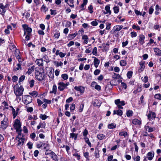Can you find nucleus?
Returning <instances> with one entry per match:
<instances>
[{
    "label": "nucleus",
    "mask_w": 161,
    "mask_h": 161,
    "mask_svg": "<svg viewBox=\"0 0 161 161\" xmlns=\"http://www.w3.org/2000/svg\"><path fill=\"white\" fill-rule=\"evenodd\" d=\"M46 76L44 70L43 68H38L35 69V77L39 81L44 80Z\"/></svg>",
    "instance_id": "f257e3e1"
},
{
    "label": "nucleus",
    "mask_w": 161,
    "mask_h": 161,
    "mask_svg": "<svg viewBox=\"0 0 161 161\" xmlns=\"http://www.w3.org/2000/svg\"><path fill=\"white\" fill-rule=\"evenodd\" d=\"M14 93L16 96H21L23 94L24 89L20 86L19 87L18 84H16L14 86Z\"/></svg>",
    "instance_id": "f03ea898"
},
{
    "label": "nucleus",
    "mask_w": 161,
    "mask_h": 161,
    "mask_svg": "<svg viewBox=\"0 0 161 161\" xmlns=\"http://www.w3.org/2000/svg\"><path fill=\"white\" fill-rule=\"evenodd\" d=\"M18 135L16 138V140L18 141L17 146H22L25 141L23 135L21 133H18Z\"/></svg>",
    "instance_id": "7ed1b4c3"
},
{
    "label": "nucleus",
    "mask_w": 161,
    "mask_h": 161,
    "mask_svg": "<svg viewBox=\"0 0 161 161\" xmlns=\"http://www.w3.org/2000/svg\"><path fill=\"white\" fill-rule=\"evenodd\" d=\"M14 125V128L16 130V132H18V133H21V125L19 120L18 119H16L15 120Z\"/></svg>",
    "instance_id": "20e7f679"
},
{
    "label": "nucleus",
    "mask_w": 161,
    "mask_h": 161,
    "mask_svg": "<svg viewBox=\"0 0 161 161\" xmlns=\"http://www.w3.org/2000/svg\"><path fill=\"white\" fill-rule=\"evenodd\" d=\"M7 118H5L1 121L0 128L3 130L5 129L8 126V123Z\"/></svg>",
    "instance_id": "39448f33"
},
{
    "label": "nucleus",
    "mask_w": 161,
    "mask_h": 161,
    "mask_svg": "<svg viewBox=\"0 0 161 161\" xmlns=\"http://www.w3.org/2000/svg\"><path fill=\"white\" fill-rule=\"evenodd\" d=\"M23 101H24V103L27 105L31 102L32 100V97L29 95L25 96L24 98Z\"/></svg>",
    "instance_id": "423d86ee"
},
{
    "label": "nucleus",
    "mask_w": 161,
    "mask_h": 161,
    "mask_svg": "<svg viewBox=\"0 0 161 161\" xmlns=\"http://www.w3.org/2000/svg\"><path fill=\"white\" fill-rule=\"evenodd\" d=\"M54 69L51 68H49L48 69L47 74L49 78H53L54 76Z\"/></svg>",
    "instance_id": "0eeeda50"
},
{
    "label": "nucleus",
    "mask_w": 161,
    "mask_h": 161,
    "mask_svg": "<svg viewBox=\"0 0 161 161\" xmlns=\"http://www.w3.org/2000/svg\"><path fill=\"white\" fill-rule=\"evenodd\" d=\"M58 88L60 91H62L64 89L67 88L65 83L62 82H59L58 84Z\"/></svg>",
    "instance_id": "6e6552de"
},
{
    "label": "nucleus",
    "mask_w": 161,
    "mask_h": 161,
    "mask_svg": "<svg viewBox=\"0 0 161 161\" xmlns=\"http://www.w3.org/2000/svg\"><path fill=\"white\" fill-rule=\"evenodd\" d=\"M74 151V152L73 151V156L74 157H76L78 160H80V154L77 153L78 151H77L76 149H75Z\"/></svg>",
    "instance_id": "1a4fd4ad"
},
{
    "label": "nucleus",
    "mask_w": 161,
    "mask_h": 161,
    "mask_svg": "<svg viewBox=\"0 0 161 161\" xmlns=\"http://www.w3.org/2000/svg\"><path fill=\"white\" fill-rule=\"evenodd\" d=\"M145 62L143 61H141L139 63V64L140 67L138 69V71L139 73H140L145 68Z\"/></svg>",
    "instance_id": "9d476101"
},
{
    "label": "nucleus",
    "mask_w": 161,
    "mask_h": 161,
    "mask_svg": "<svg viewBox=\"0 0 161 161\" xmlns=\"http://www.w3.org/2000/svg\"><path fill=\"white\" fill-rule=\"evenodd\" d=\"M74 89L77 91H79L81 93H83L85 88L82 86H75L74 87Z\"/></svg>",
    "instance_id": "9b49d317"
},
{
    "label": "nucleus",
    "mask_w": 161,
    "mask_h": 161,
    "mask_svg": "<svg viewBox=\"0 0 161 161\" xmlns=\"http://www.w3.org/2000/svg\"><path fill=\"white\" fill-rule=\"evenodd\" d=\"M139 43L141 45H143L144 43L145 36L142 34H141L139 35Z\"/></svg>",
    "instance_id": "f8f14e48"
},
{
    "label": "nucleus",
    "mask_w": 161,
    "mask_h": 161,
    "mask_svg": "<svg viewBox=\"0 0 161 161\" xmlns=\"http://www.w3.org/2000/svg\"><path fill=\"white\" fill-rule=\"evenodd\" d=\"M110 9V5H106L105 8V10L106 11L104 12L103 13L105 14H108L109 15H110L111 14V12Z\"/></svg>",
    "instance_id": "ddd939ff"
},
{
    "label": "nucleus",
    "mask_w": 161,
    "mask_h": 161,
    "mask_svg": "<svg viewBox=\"0 0 161 161\" xmlns=\"http://www.w3.org/2000/svg\"><path fill=\"white\" fill-rule=\"evenodd\" d=\"M154 156V153L153 152H150L147 154V158L149 160H152Z\"/></svg>",
    "instance_id": "4468645a"
},
{
    "label": "nucleus",
    "mask_w": 161,
    "mask_h": 161,
    "mask_svg": "<svg viewBox=\"0 0 161 161\" xmlns=\"http://www.w3.org/2000/svg\"><path fill=\"white\" fill-rule=\"evenodd\" d=\"M92 58H94V66L96 68H97L98 67L99 64L100 60L98 58L95 57H93Z\"/></svg>",
    "instance_id": "2eb2a0df"
},
{
    "label": "nucleus",
    "mask_w": 161,
    "mask_h": 161,
    "mask_svg": "<svg viewBox=\"0 0 161 161\" xmlns=\"http://www.w3.org/2000/svg\"><path fill=\"white\" fill-rule=\"evenodd\" d=\"M122 25H117L115 26L113 29V30L114 31H120L123 28Z\"/></svg>",
    "instance_id": "dca6fc26"
},
{
    "label": "nucleus",
    "mask_w": 161,
    "mask_h": 161,
    "mask_svg": "<svg viewBox=\"0 0 161 161\" xmlns=\"http://www.w3.org/2000/svg\"><path fill=\"white\" fill-rule=\"evenodd\" d=\"M132 122L134 125H140L141 124V120L137 119H135L133 120Z\"/></svg>",
    "instance_id": "f3484780"
},
{
    "label": "nucleus",
    "mask_w": 161,
    "mask_h": 161,
    "mask_svg": "<svg viewBox=\"0 0 161 161\" xmlns=\"http://www.w3.org/2000/svg\"><path fill=\"white\" fill-rule=\"evenodd\" d=\"M122 111L120 109H118L117 110H114L113 113V115L117 114L119 116H121L122 115Z\"/></svg>",
    "instance_id": "a211bd4d"
},
{
    "label": "nucleus",
    "mask_w": 161,
    "mask_h": 161,
    "mask_svg": "<svg viewBox=\"0 0 161 161\" xmlns=\"http://www.w3.org/2000/svg\"><path fill=\"white\" fill-rule=\"evenodd\" d=\"M82 39L83 40V43L84 44H87L88 43V37L86 35H83L82 36Z\"/></svg>",
    "instance_id": "6ab92c4d"
},
{
    "label": "nucleus",
    "mask_w": 161,
    "mask_h": 161,
    "mask_svg": "<svg viewBox=\"0 0 161 161\" xmlns=\"http://www.w3.org/2000/svg\"><path fill=\"white\" fill-rule=\"evenodd\" d=\"M120 100L119 99H118L115 100V103L117 105L118 108L119 109H122L123 107H122V105L120 104Z\"/></svg>",
    "instance_id": "aec40b11"
},
{
    "label": "nucleus",
    "mask_w": 161,
    "mask_h": 161,
    "mask_svg": "<svg viewBox=\"0 0 161 161\" xmlns=\"http://www.w3.org/2000/svg\"><path fill=\"white\" fill-rule=\"evenodd\" d=\"M153 50L156 55L159 56H161V50L158 48H154Z\"/></svg>",
    "instance_id": "412c9836"
},
{
    "label": "nucleus",
    "mask_w": 161,
    "mask_h": 161,
    "mask_svg": "<svg viewBox=\"0 0 161 161\" xmlns=\"http://www.w3.org/2000/svg\"><path fill=\"white\" fill-rule=\"evenodd\" d=\"M19 52L18 51H15V56L16 58L18 60L19 62H22V60L21 59V58L19 55Z\"/></svg>",
    "instance_id": "4be33fe9"
},
{
    "label": "nucleus",
    "mask_w": 161,
    "mask_h": 161,
    "mask_svg": "<svg viewBox=\"0 0 161 161\" xmlns=\"http://www.w3.org/2000/svg\"><path fill=\"white\" fill-rule=\"evenodd\" d=\"M10 108H12V113L13 116V118L14 119L18 115V113L15 110L12 106H10Z\"/></svg>",
    "instance_id": "5701e85b"
},
{
    "label": "nucleus",
    "mask_w": 161,
    "mask_h": 161,
    "mask_svg": "<svg viewBox=\"0 0 161 161\" xmlns=\"http://www.w3.org/2000/svg\"><path fill=\"white\" fill-rule=\"evenodd\" d=\"M50 157L53 159V160L57 161L58 160V159L57 156L54 153H51V155L50 156Z\"/></svg>",
    "instance_id": "b1692460"
},
{
    "label": "nucleus",
    "mask_w": 161,
    "mask_h": 161,
    "mask_svg": "<svg viewBox=\"0 0 161 161\" xmlns=\"http://www.w3.org/2000/svg\"><path fill=\"white\" fill-rule=\"evenodd\" d=\"M46 126V124L44 122L43 123H40L39 125L37 126L38 129H39L41 128H44Z\"/></svg>",
    "instance_id": "393cba45"
},
{
    "label": "nucleus",
    "mask_w": 161,
    "mask_h": 161,
    "mask_svg": "<svg viewBox=\"0 0 161 161\" xmlns=\"http://www.w3.org/2000/svg\"><path fill=\"white\" fill-rule=\"evenodd\" d=\"M34 66H33L31 67H30L28 71L27 72V73L28 75L31 74V73L34 70Z\"/></svg>",
    "instance_id": "a878e982"
},
{
    "label": "nucleus",
    "mask_w": 161,
    "mask_h": 161,
    "mask_svg": "<svg viewBox=\"0 0 161 161\" xmlns=\"http://www.w3.org/2000/svg\"><path fill=\"white\" fill-rule=\"evenodd\" d=\"M29 94L34 97H36L38 94L37 92L36 91H33L31 92H30Z\"/></svg>",
    "instance_id": "bb28decb"
},
{
    "label": "nucleus",
    "mask_w": 161,
    "mask_h": 161,
    "mask_svg": "<svg viewBox=\"0 0 161 161\" xmlns=\"http://www.w3.org/2000/svg\"><path fill=\"white\" fill-rule=\"evenodd\" d=\"M36 63L38 65H42L43 64L42 59H37L36 61Z\"/></svg>",
    "instance_id": "cd10ccee"
},
{
    "label": "nucleus",
    "mask_w": 161,
    "mask_h": 161,
    "mask_svg": "<svg viewBox=\"0 0 161 161\" xmlns=\"http://www.w3.org/2000/svg\"><path fill=\"white\" fill-rule=\"evenodd\" d=\"M57 92V86H56L54 85L53 86V91H50V93H53L54 94H56Z\"/></svg>",
    "instance_id": "c85d7f7f"
},
{
    "label": "nucleus",
    "mask_w": 161,
    "mask_h": 161,
    "mask_svg": "<svg viewBox=\"0 0 161 161\" xmlns=\"http://www.w3.org/2000/svg\"><path fill=\"white\" fill-rule=\"evenodd\" d=\"M133 114V111L130 110H128L126 113V115L128 117H130L132 116Z\"/></svg>",
    "instance_id": "c756f323"
},
{
    "label": "nucleus",
    "mask_w": 161,
    "mask_h": 161,
    "mask_svg": "<svg viewBox=\"0 0 161 161\" xmlns=\"http://www.w3.org/2000/svg\"><path fill=\"white\" fill-rule=\"evenodd\" d=\"M105 137V135L103 134H98L97 135V138L100 140L104 139Z\"/></svg>",
    "instance_id": "7c9ffc66"
},
{
    "label": "nucleus",
    "mask_w": 161,
    "mask_h": 161,
    "mask_svg": "<svg viewBox=\"0 0 161 161\" xmlns=\"http://www.w3.org/2000/svg\"><path fill=\"white\" fill-rule=\"evenodd\" d=\"M119 135L120 136H123L126 137L128 136L127 132L125 131H121L119 133Z\"/></svg>",
    "instance_id": "2f4dec72"
},
{
    "label": "nucleus",
    "mask_w": 161,
    "mask_h": 161,
    "mask_svg": "<svg viewBox=\"0 0 161 161\" xmlns=\"http://www.w3.org/2000/svg\"><path fill=\"white\" fill-rule=\"evenodd\" d=\"M108 127L109 129H114L116 127V124L114 123L109 124Z\"/></svg>",
    "instance_id": "473e14b6"
},
{
    "label": "nucleus",
    "mask_w": 161,
    "mask_h": 161,
    "mask_svg": "<svg viewBox=\"0 0 161 161\" xmlns=\"http://www.w3.org/2000/svg\"><path fill=\"white\" fill-rule=\"evenodd\" d=\"M78 135V134H76L74 133H71L70 134V136L72 138L74 137L75 140H76L77 139V136Z\"/></svg>",
    "instance_id": "72a5a7b5"
},
{
    "label": "nucleus",
    "mask_w": 161,
    "mask_h": 161,
    "mask_svg": "<svg viewBox=\"0 0 161 161\" xmlns=\"http://www.w3.org/2000/svg\"><path fill=\"white\" fill-rule=\"evenodd\" d=\"M60 36V33L58 31H57L54 34V37L55 39H58Z\"/></svg>",
    "instance_id": "f704fd0d"
},
{
    "label": "nucleus",
    "mask_w": 161,
    "mask_h": 161,
    "mask_svg": "<svg viewBox=\"0 0 161 161\" xmlns=\"http://www.w3.org/2000/svg\"><path fill=\"white\" fill-rule=\"evenodd\" d=\"M78 35L77 33H75L73 34L69 35V36L70 37L71 39H73Z\"/></svg>",
    "instance_id": "c9c22d12"
},
{
    "label": "nucleus",
    "mask_w": 161,
    "mask_h": 161,
    "mask_svg": "<svg viewBox=\"0 0 161 161\" xmlns=\"http://www.w3.org/2000/svg\"><path fill=\"white\" fill-rule=\"evenodd\" d=\"M62 78L65 80H66L68 78V76L67 74H64L62 75Z\"/></svg>",
    "instance_id": "e433bc0d"
},
{
    "label": "nucleus",
    "mask_w": 161,
    "mask_h": 161,
    "mask_svg": "<svg viewBox=\"0 0 161 161\" xmlns=\"http://www.w3.org/2000/svg\"><path fill=\"white\" fill-rule=\"evenodd\" d=\"M127 64L125 60H121L120 62V64L121 66H125Z\"/></svg>",
    "instance_id": "4c0bfd02"
},
{
    "label": "nucleus",
    "mask_w": 161,
    "mask_h": 161,
    "mask_svg": "<svg viewBox=\"0 0 161 161\" xmlns=\"http://www.w3.org/2000/svg\"><path fill=\"white\" fill-rule=\"evenodd\" d=\"M41 10L44 12H46L48 10V8H47L44 5H43L41 8Z\"/></svg>",
    "instance_id": "58836bf2"
},
{
    "label": "nucleus",
    "mask_w": 161,
    "mask_h": 161,
    "mask_svg": "<svg viewBox=\"0 0 161 161\" xmlns=\"http://www.w3.org/2000/svg\"><path fill=\"white\" fill-rule=\"evenodd\" d=\"M39 118L42 120H45L47 118V117L46 115L45 114H41L40 115Z\"/></svg>",
    "instance_id": "ea45409f"
},
{
    "label": "nucleus",
    "mask_w": 161,
    "mask_h": 161,
    "mask_svg": "<svg viewBox=\"0 0 161 161\" xmlns=\"http://www.w3.org/2000/svg\"><path fill=\"white\" fill-rule=\"evenodd\" d=\"M154 97L159 100H161V95L159 93L156 94L154 96Z\"/></svg>",
    "instance_id": "a19ab883"
},
{
    "label": "nucleus",
    "mask_w": 161,
    "mask_h": 161,
    "mask_svg": "<svg viewBox=\"0 0 161 161\" xmlns=\"http://www.w3.org/2000/svg\"><path fill=\"white\" fill-rule=\"evenodd\" d=\"M84 156L85 158H86V160L88 161L89 160V153L88 152H85L84 153Z\"/></svg>",
    "instance_id": "79ce46f5"
},
{
    "label": "nucleus",
    "mask_w": 161,
    "mask_h": 161,
    "mask_svg": "<svg viewBox=\"0 0 161 161\" xmlns=\"http://www.w3.org/2000/svg\"><path fill=\"white\" fill-rule=\"evenodd\" d=\"M92 54L94 55H97V48L95 47L94 48L92 52Z\"/></svg>",
    "instance_id": "37998d69"
},
{
    "label": "nucleus",
    "mask_w": 161,
    "mask_h": 161,
    "mask_svg": "<svg viewBox=\"0 0 161 161\" xmlns=\"http://www.w3.org/2000/svg\"><path fill=\"white\" fill-rule=\"evenodd\" d=\"M146 130L147 131L149 132H152L153 131V128L150 127L148 126H147L146 127Z\"/></svg>",
    "instance_id": "c03bdc74"
},
{
    "label": "nucleus",
    "mask_w": 161,
    "mask_h": 161,
    "mask_svg": "<svg viewBox=\"0 0 161 161\" xmlns=\"http://www.w3.org/2000/svg\"><path fill=\"white\" fill-rule=\"evenodd\" d=\"M114 13L115 14L118 13L119 12V8L117 6H115L113 8Z\"/></svg>",
    "instance_id": "a18cd8bd"
},
{
    "label": "nucleus",
    "mask_w": 161,
    "mask_h": 161,
    "mask_svg": "<svg viewBox=\"0 0 161 161\" xmlns=\"http://www.w3.org/2000/svg\"><path fill=\"white\" fill-rule=\"evenodd\" d=\"M44 60L47 63H48L49 62V60L48 58V57L47 55H45L43 58Z\"/></svg>",
    "instance_id": "49530a36"
},
{
    "label": "nucleus",
    "mask_w": 161,
    "mask_h": 161,
    "mask_svg": "<svg viewBox=\"0 0 161 161\" xmlns=\"http://www.w3.org/2000/svg\"><path fill=\"white\" fill-rule=\"evenodd\" d=\"M132 75V72L131 71H129L128 72L127 74V75L128 78H130L131 77Z\"/></svg>",
    "instance_id": "de8ad7c7"
},
{
    "label": "nucleus",
    "mask_w": 161,
    "mask_h": 161,
    "mask_svg": "<svg viewBox=\"0 0 161 161\" xmlns=\"http://www.w3.org/2000/svg\"><path fill=\"white\" fill-rule=\"evenodd\" d=\"M53 152L51 150H47L46 151L45 155H50V156L51 155V153Z\"/></svg>",
    "instance_id": "09e8293b"
},
{
    "label": "nucleus",
    "mask_w": 161,
    "mask_h": 161,
    "mask_svg": "<svg viewBox=\"0 0 161 161\" xmlns=\"http://www.w3.org/2000/svg\"><path fill=\"white\" fill-rule=\"evenodd\" d=\"M84 107V104H82L80 106V108L79 111L80 112H81L82 111Z\"/></svg>",
    "instance_id": "8fccbe9b"
},
{
    "label": "nucleus",
    "mask_w": 161,
    "mask_h": 161,
    "mask_svg": "<svg viewBox=\"0 0 161 161\" xmlns=\"http://www.w3.org/2000/svg\"><path fill=\"white\" fill-rule=\"evenodd\" d=\"M43 144V143L42 142H40L39 143L37 144L36 145L37 147L38 148H40L41 147H42Z\"/></svg>",
    "instance_id": "3c124183"
},
{
    "label": "nucleus",
    "mask_w": 161,
    "mask_h": 161,
    "mask_svg": "<svg viewBox=\"0 0 161 161\" xmlns=\"http://www.w3.org/2000/svg\"><path fill=\"white\" fill-rule=\"evenodd\" d=\"M25 78V75H23L21 76L19 79V82H21L22 81L24 80Z\"/></svg>",
    "instance_id": "603ef678"
},
{
    "label": "nucleus",
    "mask_w": 161,
    "mask_h": 161,
    "mask_svg": "<svg viewBox=\"0 0 161 161\" xmlns=\"http://www.w3.org/2000/svg\"><path fill=\"white\" fill-rule=\"evenodd\" d=\"M153 11L154 9L153 8V6H152L151 7H150V8H149V14H152L153 13Z\"/></svg>",
    "instance_id": "864d4df0"
},
{
    "label": "nucleus",
    "mask_w": 161,
    "mask_h": 161,
    "mask_svg": "<svg viewBox=\"0 0 161 161\" xmlns=\"http://www.w3.org/2000/svg\"><path fill=\"white\" fill-rule=\"evenodd\" d=\"M95 155L97 158H98L99 157V154L98 153V150H96L95 151Z\"/></svg>",
    "instance_id": "5fc2aeb1"
},
{
    "label": "nucleus",
    "mask_w": 161,
    "mask_h": 161,
    "mask_svg": "<svg viewBox=\"0 0 161 161\" xmlns=\"http://www.w3.org/2000/svg\"><path fill=\"white\" fill-rule=\"evenodd\" d=\"M75 105L72 103L70 106V108L71 111H72L75 110Z\"/></svg>",
    "instance_id": "6e6d98bb"
},
{
    "label": "nucleus",
    "mask_w": 161,
    "mask_h": 161,
    "mask_svg": "<svg viewBox=\"0 0 161 161\" xmlns=\"http://www.w3.org/2000/svg\"><path fill=\"white\" fill-rule=\"evenodd\" d=\"M32 31V29L31 28L29 27L26 30V32H27L28 34H31V32Z\"/></svg>",
    "instance_id": "4d7b16f0"
},
{
    "label": "nucleus",
    "mask_w": 161,
    "mask_h": 161,
    "mask_svg": "<svg viewBox=\"0 0 161 161\" xmlns=\"http://www.w3.org/2000/svg\"><path fill=\"white\" fill-rule=\"evenodd\" d=\"M27 146L30 149H31L32 148L33 144L31 142H28L27 144Z\"/></svg>",
    "instance_id": "13d9d810"
},
{
    "label": "nucleus",
    "mask_w": 161,
    "mask_h": 161,
    "mask_svg": "<svg viewBox=\"0 0 161 161\" xmlns=\"http://www.w3.org/2000/svg\"><path fill=\"white\" fill-rule=\"evenodd\" d=\"M100 72V70L98 69H96L94 72V74L95 75H99Z\"/></svg>",
    "instance_id": "bf43d9fd"
},
{
    "label": "nucleus",
    "mask_w": 161,
    "mask_h": 161,
    "mask_svg": "<svg viewBox=\"0 0 161 161\" xmlns=\"http://www.w3.org/2000/svg\"><path fill=\"white\" fill-rule=\"evenodd\" d=\"M35 81L34 80H32L30 81L29 83L30 84V87H32L34 85Z\"/></svg>",
    "instance_id": "052dcab7"
},
{
    "label": "nucleus",
    "mask_w": 161,
    "mask_h": 161,
    "mask_svg": "<svg viewBox=\"0 0 161 161\" xmlns=\"http://www.w3.org/2000/svg\"><path fill=\"white\" fill-rule=\"evenodd\" d=\"M18 77L16 75H14L12 78V80L14 82H16L18 80Z\"/></svg>",
    "instance_id": "680f3d73"
},
{
    "label": "nucleus",
    "mask_w": 161,
    "mask_h": 161,
    "mask_svg": "<svg viewBox=\"0 0 161 161\" xmlns=\"http://www.w3.org/2000/svg\"><path fill=\"white\" fill-rule=\"evenodd\" d=\"M42 146L43 147L44 149H46L47 147H49V145L48 143L47 142L46 143H43Z\"/></svg>",
    "instance_id": "e2e57ef3"
},
{
    "label": "nucleus",
    "mask_w": 161,
    "mask_h": 161,
    "mask_svg": "<svg viewBox=\"0 0 161 161\" xmlns=\"http://www.w3.org/2000/svg\"><path fill=\"white\" fill-rule=\"evenodd\" d=\"M50 11L51 12V15H55L57 14L56 11V10H53L52 9H50Z\"/></svg>",
    "instance_id": "0e129e2a"
},
{
    "label": "nucleus",
    "mask_w": 161,
    "mask_h": 161,
    "mask_svg": "<svg viewBox=\"0 0 161 161\" xmlns=\"http://www.w3.org/2000/svg\"><path fill=\"white\" fill-rule=\"evenodd\" d=\"M151 114H152V119H154L156 117V114L155 113L153 112L152 111H151Z\"/></svg>",
    "instance_id": "69168bd1"
},
{
    "label": "nucleus",
    "mask_w": 161,
    "mask_h": 161,
    "mask_svg": "<svg viewBox=\"0 0 161 161\" xmlns=\"http://www.w3.org/2000/svg\"><path fill=\"white\" fill-rule=\"evenodd\" d=\"M73 100V98L71 97H70L66 100V103H69L72 101Z\"/></svg>",
    "instance_id": "338daca9"
},
{
    "label": "nucleus",
    "mask_w": 161,
    "mask_h": 161,
    "mask_svg": "<svg viewBox=\"0 0 161 161\" xmlns=\"http://www.w3.org/2000/svg\"><path fill=\"white\" fill-rule=\"evenodd\" d=\"M30 136L31 138L33 140L35 139V138L36 137V134L35 133H32L31 134H30Z\"/></svg>",
    "instance_id": "774afa93"
}]
</instances>
